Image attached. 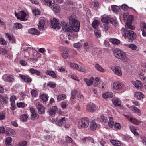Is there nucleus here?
Instances as JSON below:
<instances>
[{"label":"nucleus","mask_w":146,"mask_h":146,"mask_svg":"<svg viewBox=\"0 0 146 146\" xmlns=\"http://www.w3.org/2000/svg\"><path fill=\"white\" fill-rule=\"evenodd\" d=\"M69 24L71 27H73V31L78 32L80 29V23L75 18L74 15H71L68 17Z\"/></svg>","instance_id":"1"},{"label":"nucleus","mask_w":146,"mask_h":146,"mask_svg":"<svg viewBox=\"0 0 146 146\" xmlns=\"http://www.w3.org/2000/svg\"><path fill=\"white\" fill-rule=\"evenodd\" d=\"M121 31L124 33L123 36L125 38L127 39L129 41H132L136 38V33L131 30H127V28L126 29V27L122 29Z\"/></svg>","instance_id":"2"},{"label":"nucleus","mask_w":146,"mask_h":146,"mask_svg":"<svg viewBox=\"0 0 146 146\" xmlns=\"http://www.w3.org/2000/svg\"><path fill=\"white\" fill-rule=\"evenodd\" d=\"M114 54L115 56L117 58L123 60L125 62H128L129 58L127 57L125 52L118 50L114 51Z\"/></svg>","instance_id":"3"},{"label":"nucleus","mask_w":146,"mask_h":146,"mask_svg":"<svg viewBox=\"0 0 146 146\" xmlns=\"http://www.w3.org/2000/svg\"><path fill=\"white\" fill-rule=\"evenodd\" d=\"M89 120L86 117L81 118L78 123V126L79 129H84L88 127L89 124Z\"/></svg>","instance_id":"4"},{"label":"nucleus","mask_w":146,"mask_h":146,"mask_svg":"<svg viewBox=\"0 0 146 146\" xmlns=\"http://www.w3.org/2000/svg\"><path fill=\"white\" fill-rule=\"evenodd\" d=\"M67 119L65 117H63L60 119H58V118H52V122L53 123L55 124L58 126H62L67 121Z\"/></svg>","instance_id":"5"},{"label":"nucleus","mask_w":146,"mask_h":146,"mask_svg":"<svg viewBox=\"0 0 146 146\" xmlns=\"http://www.w3.org/2000/svg\"><path fill=\"white\" fill-rule=\"evenodd\" d=\"M61 23L62 29L64 31L66 32L70 33L72 32L73 31V27H71L70 25H69L64 21H62Z\"/></svg>","instance_id":"6"},{"label":"nucleus","mask_w":146,"mask_h":146,"mask_svg":"<svg viewBox=\"0 0 146 146\" xmlns=\"http://www.w3.org/2000/svg\"><path fill=\"white\" fill-rule=\"evenodd\" d=\"M139 75L140 79L145 84V88H146V70H142Z\"/></svg>","instance_id":"7"},{"label":"nucleus","mask_w":146,"mask_h":146,"mask_svg":"<svg viewBox=\"0 0 146 146\" xmlns=\"http://www.w3.org/2000/svg\"><path fill=\"white\" fill-rule=\"evenodd\" d=\"M38 113L40 114H44L45 113V109L43 105L39 102H38L36 104Z\"/></svg>","instance_id":"8"},{"label":"nucleus","mask_w":146,"mask_h":146,"mask_svg":"<svg viewBox=\"0 0 146 146\" xmlns=\"http://www.w3.org/2000/svg\"><path fill=\"white\" fill-rule=\"evenodd\" d=\"M112 70L114 74L118 76H121L122 75V72L120 67L116 66L112 67Z\"/></svg>","instance_id":"9"},{"label":"nucleus","mask_w":146,"mask_h":146,"mask_svg":"<svg viewBox=\"0 0 146 146\" xmlns=\"http://www.w3.org/2000/svg\"><path fill=\"white\" fill-rule=\"evenodd\" d=\"M97 107L94 104H88L86 107V110L90 112H93L96 111Z\"/></svg>","instance_id":"10"},{"label":"nucleus","mask_w":146,"mask_h":146,"mask_svg":"<svg viewBox=\"0 0 146 146\" xmlns=\"http://www.w3.org/2000/svg\"><path fill=\"white\" fill-rule=\"evenodd\" d=\"M51 26L55 29H58L60 27L58 21L55 18L53 19L51 21Z\"/></svg>","instance_id":"11"},{"label":"nucleus","mask_w":146,"mask_h":146,"mask_svg":"<svg viewBox=\"0 0 146 146\" xmlns=\"http://www.w3.org/2000/svg\"><path fill=\"white\" fill-rule=\"evenodd\" d=\"M19 76L25 82L31 83L32 81L31 78L28 75H24L20 74Z\"/></svg>","instance_id":"12"},{"label":"nucleus","mask_w":146,"mask_h":146,"mask_svg":"<svg viewBox=\"0 0 146 146\" xmlns=\"http://www.w3.org/2000/svg\"><path fill=\"white\" fill-rule=\"evenodd\" d=\"M70 66L73 69L78 70L81 72H84V69L81 66H79L77 64L74 63H70Z\"/></svg>","instance_id":"13"},{"label":"nucleus","mask_w":146,"mask_h":146,"mask_svg":"<svg viewBox=\"0 0 146 146\" xmlns=\"http://www.w3.org/2000/svg\"><path fill=\"white\" fill-rule=\"evenodd\" d=\"M3 78L5 81L9 82H13L14 80V77L12 75H4L3 77Z\"/></svg>","instance_id":"14"},{"label":"nucleus","mask_w":146,"mask_h":146,"mask_svg":"<svg viewBox=\"0 0 146 146\" xmlns=\"http://www.w3.org/2000/svg\"><path fill=\"white\" fill-rule=\"evenodd\" d=\"M19 16L18 17V19H19L21 21H25L26 19H25V17L27 15L23 11L20 12L19 13Z\"/></svg>","instance_id":"15"},{"label":"nucleus","mask_w":146,"mask_h":146,"mask_svg":"<svg viewBox=\"0 0 146 146\" xmlns=\"http://www.w3.org/2000/svg\"><path fill=\"white\" fill-rule=\"evenodd\" d=\"M113 88L116 90H121L122 88V84L119 82H115L113 84Z\"/></svg>","instance_id":"16"},{"label":"nucleus","mask_w":146,"mask_h":146,"mask_svg":"<svg viewBox=\"0 0 146 146\" xmlns=\"http://www.w3.org/2000/svg\"><path fill=\"white\" fill-rule=\"evenodd\" d=\"M57 110L56 106H54L51 107L48 110V112L50 115L52 116L56 113Z\"/></svg>","instance_id":"17"},{"label":"nucleus","mask_w":146,"mask_h":146,"mask_svg":"<svg viewBox=\"0 0 146 146\" xmlns=\"http://www.w3.org/2000/svg\"><path fill=\"white\" fill-rule=\"evenodd\" d=\"M71 33H67L66 35L67 37L69 40H73L77 38L78 36V35L77 33H74L71 32Z\"/></svg>","instance_id":"18"},{"label":"nucleus","mask_w":146,"mask_h":146,"mask_svg":"<svg viewBox=\"0 0 146 146\" xmlns=\"http://www.w3.org/2000/svg\"><path fill=\"white\" fill-rule=\"evenodd\" d=\"M61 54L64 58L67 59L68 56V49L66 48H64L61 52Z\"/></svg>","instance_id":"19"},{"label":"nucleus","mask_w":146,"mask_h":146,"mask_svg":"<svg viewBox=\"0 0 146 146\" xmlns=\"http://www.w3.org/2000/svg\"><path fill=\"white\" fill-rule=\"evenodd\" d=\"M94 80V78L93 77H91L90 79L86 78L84 79V81L88 86H90L92 85Z\"/></svg>","instance_id":"20"},{"label":"nucleus","mask_w":146,"mask_h":146,"mask_svg":"<svg viewBox=\"0 0 146 146\" xmlns=\"http://www.w3.org/2000/svg\"><path fill=\"white\" fill-rule=\"evenodd\" d=\"M128 120L131 122L133 124L136 125H139L140 123V122L135 119L133 118L132 117H129V116H125Z\"/></svg>","instance_id":"21"},{"label":"nucleus","mask_w":146,"mask_h":146,"mask_svg":"<svg viewBox=\"0 0 146 146\" xmlns=\"http://www.w3.org/2000/svg\"><path fill=\"white\" fill-rule=\"evenodd\" d=\"M44 23L45 21L43 19L40 20L38 25V27L39 30L42 31L44 30Z\"/></svg>","instance_id":"22"},{"label":"nucleus","mask_w":146,"mask_h":146,"mask_svg":"<svg viewBox=\"0 0 146 146\" xmlns=\"http://www.w3.org/2000/svg\"><path fill=\"white\" fill-rule=\"evenodd\" d=\"M46 5L49 6L50 7H52V5H54V3H55L54 0H43Z\"/></svg>","instance_id":"23"},{"label":"nucleus","mask_w":146,"mask_h":146,"mask_svg":"<svg viewBox=\"0 0 146 146\" xmlns=\"http://www.w3.org/2000/svg\"><path fill=\"white\" fill-rule=\"evenodd\" d=\"M28 31L29 33L33 34L38 35L40 33L39 31L34 28L30 29Z\"/></svg>","instance_id":"24"},{"label":"nucleus","mask_w":146,"mask_h":146,"mask_svg":"<svg viewBox=\"0 0 146 146\" xmlns=\"http://www.w3.org/2000/svg\"><path fill=\"white\" fill-rule=\"evenodd\" d=\"M55 3H54V5H52V7H50L52 9L54 12L56 13L59 12L60 11V8L58 5L57 4H55Z\"/></svg>","instance_id":"25"},{"label":"nucleus","mask_w":146,"mask_h":146,"mask_svg":"<svg viewBox=\"0 0 146 146\" xmlns=\"http://www.w3.org/2000/svg\"><path fill=\"white\" fill-rule=\"evenodd\" d=\"M112 102L113 104L115 106H119L121 105V104L120 100L118 98L113 99Z\"/></svg>","instance_id":"26"},{"label":"nucleus","mask_w":146,"mask_h":146,"mask_svg":"<svg viewBox=\"0 0 146 146\" xmlns=\"http://www.w3.org/2000/svg\"><path fill=\"white\" fill-rule=\"evenodd\" d=\"M135 97L137 99L141 100L144 98L143 94L140 92H136L135 93Z\"/></svg>","instance_id":"27"},{"label":"nucleus","mask_w":146,"mask_h":146,"mask_svg":"<svg viewBox=\"0 0 146 146\" xmlns=\"http://www.w3.org/2000/svg\"><path fill=\"white\" fill-rule=\"evenodd\" d=\"M113 96V94L111 92H107L102 94L103 98H112Z\"/></svg>","instance_id":"28"},{"label":"nucleus","mask_w":146,"mask_h":146,"mask_svg":"<svg viewBox=\"0 0 146 146\" xmlns=\"http://www.w3.org/2000/svg\"><path fill=\"white\" fill-rule=\"evenodd\" d=\"M5 36L12 43H15V39L13 35H10L8 33H7L5 34Z\"/></svg>","instance_id":"29"},{"label":"nucleus","mask_w":146,"mask_h":146,"mask_svg":"<svg viewBox=\"0 0 146 146\" xmlns=\"http://www.w3.org/2000/svg\"><path fill=\"white\" fill-rule=\"evenodd\" d=\"M46 73L48 75L51 76L52 77L54 78H56L57 76L56 74L53 71L47 70L46 72Z\"/></svg>","instance_id":"30"},{"label":"nucleus","mask_w":146,"mask_h":146,"mask_svg":"<svg viewBox=\"0 0 146 146\" xmlns=\"http://www.w3.org/2000/svg\"><path fill=\"white\" fill-rule=\"evenodd\" d=\"M30 72L32 74H36L38 76L40 75L41 74L40 72L38 70L35 69L33 68H31L29 69Z\"/></svg>","instance_id":"31"},{"label":"nucleus","mask_w":146,"mask_h":146,"mask_svg":"<svg viewBox=\"0 0 146 146\" xmlns=\"http://www.w3.org/2000/svg\"><path fill=\"white\" fill-rule=\"evenodd\" d=\"M90 129L92 130H95L97 128V125L96 122L94 121H92L90 123Z\"/></svg>","instance_id":"32"},{"label":"nucleus","mask_w":146,"mask_h":146,"mask_svg":"<svg viewBox=\"0 0 146 146\" xmlns=\"http://www.w3.org/2000/svg\"><path fill=\"white\" fill-rule=\"evenodd\" d=\"M95 68L98 71L102 72H104V69L98 64H96L95 66Z\"/></svg>","instance_id":"33"},{"label":"nucleus","mask_w":146,"mask_h":146,"mask_svg":"<svg viewBox=\"0 0 146 146\" xmlns=\"http://www.w3.org/2000/svg\"><path fill=\"white\" fill-rule=\"evenodd\" d=\"M130 109L136 113H141L140 110L137 107L133 106H131L130 107Z\"/></svg>","instance_id":"34"},{"label":"nucleus","mask_w":146,"mask_h":146,"mask_svg":"<svg viewBox=\"0 0 146 146\" xmlns=\"http://www.w3.org/2000/svg\"><path fill=\"white\" fill-rule=\"evenodd\" d=\"M28 118L27 115L23 114L20 115V119L22 122H26Z\"/></svg>","instance_id":"35"},{"label":"nucleus","mask_w":146,"mask_h":146,"mask_svg":"<svg viewBox=\"0 0 146 146\" xmlns=\"http://www.w3.org/2000/svg\"><path fill=\"white\" fill-rule=\"evenodd\" d=\"M99 24V22L98 20H94L92 24V27L96 29L97 28Z\"/></svg>","instance_id":"36"},{"label":"nucleus","mask_w":146,"mask_h":146,"mask_svg":"<svg viewBox=\"0 0 146 146\" xmlns=\"http://www.w3.org/2000/svg\"><path fill=\"white\" fill-rule=\"evenodd\" d=\"M133 84L137 88H141V82L139 80H136L133 83Z\"/></svg>","instance_id":"37"},{"label":"nucleus","mask_w":146,"mask_h":146,"mask_svg":"<svg viewBox=\"0 0 146 146\" xmlns=\"http://www.w3.org/2000/svg\"><path fill=\"white\" fill-rule=\"evenodd\" d=\"M111 142L114 146H121V143L119 141L113 140H111Z\"/></svg>","instance_id":"38"},{"label":"nucleus","mask_w":146,"mask_h":146,"mask_svg":"<svg viewBox=\"0 0 146 146\" xmlns=\"http://www.w3.org/2000/svg\"><path fill=\"white\" fill-rule=\"evenodd\" d=\"M132 23H126L125 28L126 27V29L127 28V30H128V28L131 29V30L134 29L135 27L132 25Z\"/></svg>","instance_id":"39"},{"label":"nucleus","mask_w":146,"mask_h":146,"mask_svg":"<svg viewBox=\"0 0 146 146\" xmlns=\"http://www.w3.org/2000/svg\"><path fill=\"white\" fill-rule=\"evenodd\" d=\"M66 98V96L64 94L59 95L57 96V100L58 101H60L64 100Z\"/></svg>","instance_id":"40"},{"label":"nucleus","mask_w":146,"mask_h":146,"mask_svg":"<svg viewBox=\"0 0 146 146\" xmlns=\"http://www.w3.org/2000/svg\"><path fill=\"white\" fill-rule=\"evenodd\" d=\"M22 27V25L21 23H16L14 24V28L16 29H21Z\"/></svg>","instance_id":"41"},{"label":"nucleus","mask_w":146,"mask_h":146,"mask_svg":"<svg viewBox=\"0 0 146 146\" xmlns=\"http://www.w3.org/2000/svg\"><path fill=\"white\" fill-rule=\"evenodd\" d=\"M110 41L113 44L115 45H117L120 43V41L119 40L115 38H113Z\"/></svg>","instance_id":"42"},{"label":"nucleus","mask_w":146,"mask_h":146,"mask_svg":"<svg viewBox=\"0 0 146 146\" xmlns=\"http://www.w3.org/2000/svg\"><path fill=\"white\" fill-rule=\"evenodd\" d=\"M108 124L110 127H112L114 125V122L112 117H110L109 118Z\"/></svg>","instance_id":"43"},{"label":"nucleus","mask_w":146,"mask_h":146,"mask_svg":"<svg viewBox=\"0 0 146 146\" xmlns=\"http://www.w3.org/2000/svg\"><path fill=\"white\" fill-rule=\"evenodd\" d=\"M31 119L36 120L37 119L39 118V115L38 114L36 113V112L35 113L31 114Z\"/></svg>","instance_id":"44"},{"label":"nucleus","mask_w":146,"mask_h":146,"mask_svg":"<svg viewBox=\"0 0 146 146\" xmlns=\"http://www.w3.org/2000/svg\"><path fill=\"white\" fill-rule=\"evenodd\" d=\"M130 130L134 134L135 136H138V133L136 131L135 129V128L134 127L132 126H131L130 127Z\"/></svg>","instance_id":"45"},{"label":"nucleus","mask_w":146,"mask_h":146,"mask_svg":"<svg viewBox=\"0 0 146 146\" xmlns=\"http://www.w3.org/2000/svg\"><path fill=\"white\" fill-rule=\"evenodd\" d=\"M95 36L97 37H100L101 36L100 31L98 29H96L94 30Z\"/></svg>","instance_id":"46"},{"label":"nucleus","mask_w":146,"mask_h":146,"mask_svg":"<svg viewBox=\"0 0 146 146\" xmlns=\"http://www.w3.org/2000/svg\"><path fill=\"white\" fill-rule=\"evenodd\" d=\"M77 93V90L75 89H73L72 90L71 92V98L72 99H74L76 96V94Z\"/></svg>","instance_id":"47"},{"label":"nucleus","mask_w":146,"mask_h":146,"mask_svg":"<svg viewBox=\"0 0 146 146\" xmlns=\"http://www.w3.org/2000/svg\"><path fill=\"white\" fill-rule=\"evenodd\" d=\"M40 98L44 101L46 102L48 100V97L45 94H42L40 96Z\"/></svg>","instance_id":"48"},{"label":"nucleus","mask_w":146,"mask_h":146,"mask_svg":"<svg viewBox=\"0 0 146 146\" xmlns=\"http://www.w3.org/2000/svg\"><path fill=\"white\" fill-rule=\"evenodd\" d=\"M128 47L133 50H135L137 48V46L133 44H129L128 45Z\"/></svg>","instance_id":"49"},{"label":"nucleus","mask_w":146,"mask_h":146,"mask_svg":"<svg viewBox=\"0 0 146 146\" xmlns=\"http://www.w3.org/2000/svg\"><path fill=\"white\" fill-rule=\"evenodd\" d=\"M109 19V17H103L101 19V21L106 24H108L109 23L108 19Z\"/></svg>","instance_id":"50"},{"label":"nucleus","mask_w":146,"mask_h":146,"mask_svg":"<svg viewBox=\"0 0 146 146\" xmlns=\"http://www.w3.org/2000/svg\"><path fill=\"white\" fill-rule=\"evenodd\" d=\"M140 27L141 30H143L146 29V23L144 22H141L140 23Z\"/></svg>","instance_id":"51"},{"label":"nucleus","mask_w":146,"mask_h":146,"mask_svg":"<svg viewBox=\"0 0 146 146\" xmlns=\"http://www.w3.org/2000/svg\"><path fill=\"white\" fill-rule=\"evenodd\" d=\"M133 15H129L127 18L126 23H132V21L133 20Z\"/></svg>","instance_id":"52"},{"label":"nucleus","mask_w":146,"mask_h":146,"mask_svg":"<svg viewBox=\"0 0 146 146\" xmlns=\"http://www.w3.org/2000/svg\"><path fill=\"white\" fill-rule=\"evenodd\" d=\"M33 14L35 16L39 15L40 14V11L38 10L35 9L33 11Z\"/></svg>","instance_id":"53"},{"label":"nucleus","mask_w":146,"mask_h":146,"mask_svg":"<svg viewBox=\"0 0 146 146\" xmlns=\"http://www.w3.org/2000/svg\"><path fill=\"white\" fill-rule=\"evenodd\" d=\"M47 85L50 87L54 88L55 87L56 84L54 83L50 82L47 83Z\"/></svg>","instance_id":"54"},{"label":"nucleus","mask_w":146,"mask_h":146,"mask_svg":"<svg viewBox=\"0 0 146 146\" xmlns=\"http://www.w3.org/2000/svg\"><path fill=\"white\" fill-rule=\"evenodd\" d=\"M108 20L109 21V23H111L113 25H115L116 23V21L114 20L113 19L110 18L109 17V19Z\"/></svg>","instance_id":"55"},{"label":"nucleus","mask_w":146,"mask_h":146,"mask_svg":"<svg viewBox=\"0 0 146 146\" xmlns=\"http://www.w3.org/2000/svg\"><path fill=\"white\" fill-rule=\"evenodd\" d=\"M101 119L102 122L106 123L108 121V119L106 117H104L103 115L101 116Z\"/></svg>","instance_id":"56"},{"label":"nucleus","mask_w":146,"mask_h":146,"mask_svg":"<svg viewBox=\"0 0 146 146\" xmlns=\"http://www.w3.org/2000/svg\"><path fill=\"white\" fill-rule=\"evenodd\" d=\"M31 94L33 97H35L37 95V92L35 90H32L31 91Z\"/></svg>","instance_id":"57"},{"label":"nucleus","mask_w":146,"mask_h":146,"mask_svg":"<svg viewBox=\"0 0 146 146\" xmlns=\"http://www.w3.org/2000/svg\"><path fill=\"white\" fill-rule=\"evenodd\" d=\"M5 113L3 112H0V120H2L5 119Z\"/></svg>","instance_id":"58"},{"label":"nucleus","mask_w":146,"mask_h":146,"mask_svg":"<svg viewBox=\"0 0 146 146\" xmlns=\"http://www.w3.org/2000/svg\"><path fill=\"white\" fill-rule=\"evenodd\" d=\"M114 128L115 129H119L121 128V126L119 123H116L114 124Z\"/></svg>","instance_id":"59"},{"label":"nucleus","mask_w":146,"mask_h":146,"mask_svg":"<svg viewBox=\"0 0 146 146\" xmlns=\"http://www.w3.org/2000/svg\"><path fill=\"white\" fill-rule=\"evenodd\" d=\"M66 142L69 143H71L72 141V139L71 138L69 137L68 136H67L66 137Z\"/></svg>","instance_id":"60"},{"label":"nucleus","mask_w":146,"mask_h":146,"mask_svg":"<svg viewBox=\"0 0 146 146\" xmlns=\"http://www.w3.org/2000/svg\"><path fill=\"white\" fill-rule=\"evenodd\" d=\"M11 107L10 108L12 110H14L15 109V102H11Z\"/></svg>","instance_id":"61"},{"label":"nucleus","mask_w":146,"mask_h":146,"mask_svg":"<svg viewBox=\"0 0 146 146\" xmlns=\"http://www.w3.org/2000/svg\"><path fill=\"white\" fill-rule=\"evenodd\" d=\"M121 8L125 11H127L129 8V7L126 5L123 4L121 5Z\"/></svg>","instance_id":"62"},{"label":"nucleus","mask_w":146,"mask_h":146,"mask_svg":"<svg viewBox=\"0 0 146 146\" xmlns=\"http://www.w3.org/2000/svg\"><path fill=\"white\" fill-rule=\"evenodd\" d=\"M17 106L19 107L23 108L25 106V104L22 102L18 103H17Z\"/></svg>","instance_id":"63"},{"label":"nucleus","mask_w":146,"mask_h":146,"mask_svg":"<svg viewBox=\"0 0 146 146\" xmlns=\"http://www.w3.org/2000/svg\"><path fill=\"white\" fill-rule=\"evenodd\" d=\"M27 143L25 141H23L20 142L18 144V146H25Z\"/></svg>","instance_id":"64"}]
</instances>
